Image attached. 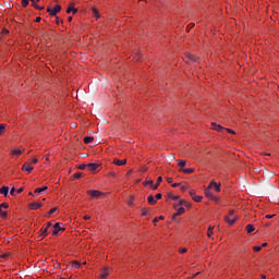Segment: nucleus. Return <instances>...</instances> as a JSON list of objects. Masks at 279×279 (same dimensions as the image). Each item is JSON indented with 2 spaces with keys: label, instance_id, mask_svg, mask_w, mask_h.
<instances>
[{
  "label": "nucleus",
  "instance_id": "1",
  "mask_svg": "<svg viewBox=\"0 0 279 279\" xmlns=\"http://www.w3.org/2000/svg\"><path fill=\"white\" fill-rule=\"evenodd\" d=\"M238 219L239 218L236 216H234V210H230L229 216L225 217V221H227L229 226H234V223H236Z\"/></svg>",
  "mask_w": 279,
  "mask_h": 279
},
{
  "label": "nucleus",
  "instance_id": "2",
  "mask_svg": "<svg viewBox=\"0 0 279 279\" xmlns=\"http://www.w3.org/2000/svg\"><path fill=\"white\" fill-rule=\"evenodd\" d=\"M210 189H211L210 185H208L207 189L205 190V196L211 199L213 202H219V198L213 195V192L210 191Z\"/></svg>",
  "mask_w": 279,
  "mask_h": 279
},
{
  "label": "nucleus",
  "instance_id": "3",
  "mask_svg": "<svg viewBox=\"0 0 279 279\" xmlns=\"http://www.w3.org/2000/svg\"><path fill=\"white\" fill-rule=\"evenodd\" d=\"M60 10H62V7H60V4H57L53 9L48 8L47 12H49L50 16H56L58 12H60Z\"/></svg>",
  "mask_w": 279,
  "mask_h": 279
},
{
  "label": "nucleus",
  "instance_id": "4",
  "mask_svg": "<svg viewBox=\"0 0 279 279\" xmlns=\"http://www.w3.org/2000/svg\"><path fill=\"white\" fill-rule=\"evenodd\" d=\"M60 232H64V229L62 227H60V222H57L53 227H52V235L57 236V234H59Z\"/></svg>",
  "mask_w": 279,
  "mask_h": 279
},
{
  "label": "nucleus",
  "instance_id": "5",
  "mask_svg": "<svg viewBox=\"0 0 279 279\" xmlns=\"http://www.w3.org/2000/svg\"><path fill=\"white\" fill-rule=\"evenodd\" d=\"M215 189V191L217 192V193H220L221 192V183H217V182H215V181H211L210 183H209V189Z\"/></svg>",
  "mask_w": 279,
  "mask_h": 279
},
{
  "label": "nucleus",
  "instance_id": "6",
  "mask_svg": "<svg viewBox=\"0 0 279 279\" xmlns=\"http://www.w3.org/2000/svg\"><path fill=\"white\" fill-rule=\"evenodd\" d=\"M22 171H27V173H32L34 171V167H32V162H25L22 167Z\"/></svg>",
  "mask_w": 279,
  "mask_h": 279
},
{
  "label": "nucleus",
  "instance_id": "7",
  "mask_svg": "<svg viewBox=\"0 0 279 279\" xmlns=\"http://www.w3.org/2000/svg\"><path fill=\"white\" fill-rule=\"evenodd\" d=\"M128 163V159H113V165H117V167H123V165H126Z\"/></svg>",
  "mask_w": 279,
  "mask_h": 279
},
{
  "label": "nucleus",
  "instance_id": "8",
  "mask_svg": "<svg viewBox=\"0 0 279 279\" xmlns=\"http://www.w3.org/2000/svg\"><path fill=\"white\" fill-rule=\"evenodd\" d=\"M108 276H110V268L105 267V268L102 269L101 275H100V279H106V278H108Z\"/></svg>",
  "mask_w": 279,
  "mask_h": 279
},
{
  "label": "nucleus",
  "instance_id": "9",
  "mask_svg": "<svg viewBox=\"0 0 279 279\" xmlns=\"http://www.w3.org/2000/svg\"><path fill=\"white\" fill-rule=\"evenodd\" d=\"M211 130H216V132H223V130H226V128L213 122L211 123Z\"/></svg>",
  "mask_w": 279,
  "mask_h": 279
},
{
  "label": "nucleus",
  "instance_id": "10",
  "mask_svg": "<svg viewBox=\"0 0 279 279\" xmlns=\"http://www.w3.org/2000/svg\"><path fill=\"white\" fill-rule=\"evenodd\" d=\"M88 195H90V197H100L101 192L97 191V190H89L87 191Z\"/></svg>",
  "mask_w": 279,
  "mask_h": 279
},
{
  "label": "nucleus",
  "instance_id": "11",
  "mask_svg": "<svg viewBox=\"0 0 279 279\" xmlns=\"http://www.w3.org/2000/svg\"><path fill=\"white\" fill-rule=\"evenodd\" d=\"M88 171H97L99 169V163H87Z\"/></svg>",
  "mask_w": 279,
  "mask_h": 279
},
{
  "label": "nucleus",
  "instance_id": "12",
  "mask_svg": "<svg viewBox=\"0 0 279 279\" xmlns=\"http://www.w3.org/2000/svg\"><path fill=\"white\" fill-rule=\"evenodd\" d=\"M43 203H31L29 208L31 210H38V208H41Z\"/></svg>",
  "mask_w": 279,
  "mask_h": 279
},
{
  "label": "nucleus",
  "instance_id": "13",
  "mask_svg": "<svg viewBox=\"0 0 279 279\" xmlns=\"http://www.w3.org/2000/svg\"><path fill=\"white\" fill-rule=\"evenodd\" d=\"M174 209L177 210V215H184L186 209L184 207H181L180 205H174Z\"/></svg>",
  "mask_w": 279,
  "mask_h": 279
},
{
  "label": "nucleus",
  "instance_id": "14",
  "mask_svg": "<svg viewBox=\"0 0 279 279\" xmlns=\"http://www.w3.org/2000/svg\"><path fill=\"white\" fill-rule=\"evenodd\" d=\"M0 193H1V195H4V197H8L9 193H10V187H8V186H2V187L0 189Z\"/></svg>",
  "mask_w": 279,
  "mask_h": 279
},
{
  "label": "nucleus",
  "instance_id": "15",
  "mask_svg": "<svg viewBox=\"0 0 279 279\" xmlns=\"http://www.w3.org/2000/svg\"><path fill=\"white\" fill-rule=\"evenodd\" d=\"M245 230H246L247 234H252V232H254V230H256V228H254L253 225H247L245 227Z\"/></svg>",
  "mask_w": 279,
  "mask_h": 279
},
{
  "label": "nucleus",
  "instance_id": "16",
  "mask_svg": "<svg viewBox=\"0 0 279 279\" xmlns=\"http://www.w3.org/2000/svg\"><path fill=\"white\" fill-rule=\"evenodd\" d=\"M180 171H182V173H185V174H191L195 171V169L193 168H186V169H180Z\"/></svg>",
  "mask_w": 279,
  "mask_h": 279
},
{
  "label": "nucleus",
  "instance_id": "17",
  "mask_svg": "<svg viewBox=\"0 0 279 279\" xmlns=\"http://www.w3.org/2000/svg\"><path fill=\"white\" fill-rule=\"evenodd\" d=\"M93 141H95V137H93V136L84 137L85 145H88V144L93 143Z\"/></svg>",
  "mask_w": 279,
  "mask_h": 279
},
{
  "label": "nucleus",
  "instance_id": "18",
  "mask_svg": "<svg viewBox=\"0 0 279 279\" xmlns=\"http://www.w3.org/2000/svg\"><path fill=\"white\" fill-rule=\"evenodd\" d=\"M177 162H178V166L180 167V169H184V167H186L185 160L178 159Z\"/></svg>",
  "mask_w": 279,
  "mask_h": 279
},
{
  "label": "nucleus",
  "instance_id": "19",
  "mask_svg": "<svg viewBox=\"0 0 279 279\" xmlns=\"http://www.w3.org/2000/svg\"><path fill=\"white\" fill-rule=\"evenodd\" d=\"M47 232H49V229H47V227H43L39 234L40 236H47Z\"/></svg>",
  "mask_w": 279,
  "mask_h": 279
},
{
  "label": "nucleus",
  "instance_id": "20",
  "mask_svg": "<svg viewBox=\"0 0 279 279\" xmlns=\"http://www.w3.org/2000/svg\"><path fill=\"white\" fill-rule=\"evenodd\" d=\"M160 182H162V177H158L157 179V184H153V191H156V189H158V186H160Z\"/></svg>",
  "mask_w": 279,
  "mask_h": 279
},
{
  "label": "nucleus",
  "instance_id": "21",
  "mask_svg": "<svg viewBox=\"0 0 279 279\" xmlns=\"http://www.w3.org/2000/svg\"><path fill=\"white\" fill-rule=\"evenodd\" d=\"M36 3H38V1L34 0V2H32V7L35 8L36 10H45V7H40Z\"/></svg>",
  "mask_w": 279,
  "mask_h": 279
},
{
  "label": "nucleus",
  "instance_id": "22",
  "mask_svg": "<svg viewBox=\"0 0 279 279\" xmlns=\"http://www.w3.org/2000/svg\"><path fill=\"white\" fill-rule=\"evenodd\" d=\"M11 154H12V156H21V154H23V150H21V149H13V150H11Z\"/></svg>",
  "mask_w": 279,
  "mask_h": 279
},
{
  "label": "nucleus",
  "instance_id": "23",
  "mask_svg": "<svg viewBox=\"0 0 279 279\" xmlns=\"http://www.w3.org/2000/svg\"><path fill=\"white\" fill-rule=\"evenodd\" d=\"M215 227L210 226L207 230V236L208 239H210L213 236V230H214Z\"/></svg>",
  "mask_w": 279,
  "mask_h": 279
},
{
  "label": "nucleus",
  "instance_id": "24",
  "mask_svg": "<svg viewBox=\"0 0 279 279\" xmlns=\"http://www.w3.org/2000/svg\"><path fill=\"white\" fill-rule=\"evenodd\" d=\"M144 186H150L151 189H154V181L148 180V181L144 182Z\"/></svg>",
  "mask_w": 279,
  "mask_h": 279
},
{
  "label": "nucleus",
  "instance_id": "25",
  "mask_svg": "<svg viewBox=\"0 0 279 279\" xmlns=\"http://www.w3.org/2000/svg\"><path fill=\"white\" fill-rule=\"evenodd\" d=\"M47 186H43V187H37L36 190H35V193H43L44 191H47Z\"/></svg>",
  "mask_w": 279,
  "mask_h": 279
},
{
  "label": "nucleus",
  "instance_id": "26",
  "mask_svg": "<svg viewBox=\"0 0 279 279\" xmlns=\"http://www.w3.org/2000/svg\"><path fill=\"white\" fill-rule=\"evenodd\" d=\"M7 128H8V125H5L3 123L0 124V136H1V134H3V132H5Z\"/></svg>",
  "mask_w": 279,
  "mask_h": 279
},
{
  "label": "nucleus",
  "instance_id": "27",
  "mask_svg": "<svg viewBox=\"0 0 279 279\" xmlns=\"http://www.w3.org/2000/svg\"><path fill=\"white\" fill-rule=\"evenodd\" d=\"M0 215L3 219H5V217H8V211H3V207H0Z\"/></svg>",
  "mask_w": 279,
  "mask_h": 279
},
{
  "label": "nucleus",
  "instance_id": "28",
  "mask_svg": "<svg viewBox=\"0 0 279 279\" xmlns=\"http://www.w3.org/2000/svg\"><path fill=\"white\" fill-rule=\"evenodd\" d=\"M147 199H148V204H151V205L156 204V201L154 199V195H149Z\"/></svg>",
  "mask_w": 279,
  "mask_h": 279
},
{
  "label": "nucleus",
  "instance_id": "29",
  "mask_svg": "<svg viewBox=\"0 0 279 279\" xmlns=\"http://www.w3.org/2000/svg\"><path fill=\"white\" fill-rule=\"evenodd\" d=\"M168 197H169L170 199H173L174 202H178V199H180V196H175V195H173V194H168Z\"/></svg>",
  "mask_w": 279,
  "mask_h": 279
},
{
  "label": "nucleus",
  "instance_id": "30",
  "mask_svg": "<svg viewBox=\"0 0 279 279\" xmlns=\"http://www.w3.org/2000/svg\"><path fill=\"white\" fill-rule=\"evenodd\" d=\"M178 206H189V203H186V201L181 199L179 201V204H177Z\"/></svg>",
  "mask_w": 279,
  "mask_h": 279
},
{
  "label": "nucleus",
  "instance_id": "31",
  "mask_svg": "<svg viewBox=\"0 0 279 279\" xmlns=\"http://www.w3.org/2000/svg\"><path fill=\"white\" fill-rule=\"evenodd\" d=\"M78 169H81V171H84V169H88V163H82L78 166Z\"/></svg>",
  "mask_w": 279,
  "mask_h": 279
},
{
  "label": "nucleus",
  "instance_id": "32",
  "mask_svg": "<svg viewBox=\"0 0 279 279\" xmlns=\"http://www.w3.org/2000/svg\"><path fill=\"white\" fill-rule=\"evenodd\" d=\"M189 60H192L193 62H197V57L193 54L187 56Z\"/></svg>",
  "mask_w": 279,
  "mask_h": 279
},
{
  "label": "nucleus",
  "instance_id": "33",
  "mask_svg": "<svg viewBox=\"0 0 279 279\" xmlns=\"http://www.w3.org/2000/svg\"><path fill=\"white\" fill-rule=\"evenodd\" d=\"M29 5V0H22V8H27Z\"/></svg>",
  "mask_w": 279,
  "mask_h": 279
},
{
  "label": "nucleus",
  "instance_id": "34",
  "mask_svg": "<svg viewBox=\"0 0 279 279\" xmlns=\"http://www.w3.org/2000/svg\"><path fill=\"white\" fill-rule=\"evenodd\" d=\"M93 14L96 19H99V11H97V9H93Z\"/></svg>",
  "mask_w": 279,
  "mask_h": 279
},
{
  "label": "nucleus",
  "instance_id": "35",
  "mask_svg": "<svg viewBox=\"0 0 279 279\" xmlns=\"http://www.w3.org/2000/svg\"><path fill=\"white\" fill-rule=\"evenodd\" d=\"M72 266H73L75 269H80V267H81L80 262H73V263H72Z\"/></svg>",
  "mask_w": 279,
  "mask_h": 279
},
{
  "label": "nucleus",
  "instance_id": "36",
  "mask_svg": "<svg viewBox=\"0 0 279 279\" xmlns=\"http://www.w3.org/2000/svg\"><path fill=\"white\" fill-rule=\"evenodd\" d=\"M165 219V216H160L158 218L154 219V223H158V221H162Z\"/></svg>",
  "mask_w": 279,
  "mask_h": 279
},
{
  "label": "nucleus",
  "instance_id": "37",
  "mask_svg": "<svg viewBox=\"0 0 279 279\" xmlns=\"http://www.w3.org/2000/svg\"><path fill=\"white\" fill-rule=\"evenodd\" d=\"M149 211V209L147 207L142 209V215L143 217L147 216V213Z\"/></svg>",
  "mask_w": 279,
  "mask_h": 279
},
{
  "label": "nucleus",
  "instance_id": "38",
  "mask_svg": "<svg viewBox=\"0 0 279 279\" xmlns=\"http://www.w3.org/2000/svg\"><path fill=\"white\" fill-rule=\"evenodd\" d=\"M74 178H75L76 180H80V178H82V172H76V173L74 174Z\"/></svg>",
  "mask_w": 279,
  "mask_h": 279
},
{
  "label": "nucleus",
  "instance_id": "39",
  "mask_svg": "<svg viewBox=\"0 0 279 279\" xmlns=\"http://www.w3.org/2000/svg\"><path fill=\"white\" fill-rule=\"evenodd\" d=\"M58 210V208H51L48 213L49 216L53 215V213H56Z\"/></svg>",
  "mask_w": 279,
  "mask_h": 279
},
{
  "label": "nucleus",
  "instance_id": "40",
  "mask_svg": "<svg viewBox=\"0 0 279 279\" xmlns=\"http://www.w3.org/2000/svg\"><path fill=\"white\" fill-rule=\"evenodd\" d=\"M253 250L254 252H260V250H263V246H254Z\"/></svg>",
  "mask_w": 279,
  "mask_h": 279
},
{
  "label": "nucleus",
  "instance_id": "41",
  "mask_svg": "<svg viewBox=\"0 0 279 279\" xmlns=\"http://www.w3.org/2000/svg\"><path fill=\"white\" fill-rule=\"evenodd\" d=\"M0 208H10V205H8V203H2L0 205Z\"/></svg>",
  "mask_w": 279,
  "mask_h": 279
},
{
  "label": "nucleus",
  "instance_id": "42",
  "mask_svg": "<svg viewBox=\"0 0 279 279\" xmlns=\"http://www.w3.org/2000/svg\"><path fill=\"white\" fill-rule=\"evenodd\" d=\"M193 199L194 202H202V196H194Z\"/></svg>",
  "mask_w": 279,
  "mask_h": 279
},
{
  "label": "nucleus",
  "instance_id": "43",
  "mask_svg": "<svg viewBox=\"0 0 279 279\" xmlns=\"http://www.w3.org/2000/svg\"><path fill=\"white\" fill-rule=\"evenodd\" d=\"M74 7H69L66 10V14H71V12H73Z\"/></svg>",
  "mask_w": 279,
  "mask_h": 279
},
{
  "label": "nucleus",
  "instance_id": "44",
  "mask_svg": "<svg viewBox=\"0 0 279 279\" xmlns=\"http://www.w3.org/2000/svg\"><path fill=\"white\" fill-rule=\"evenodd\" d=\"M226 130V132H228L229 134H235V132L233 131V130H231V129H225Z\"/></svg>",
  "mask_w": 279,
  "mask_h": 279
},
{
  "label": "nucleus",
  "instance_id": "45",
  "mask_svg": "<svg viewBox=\"0 0 279 279\" xmlns=\"http://www.w3.org/2000/svg\"><path fill=\"white\" fill-rule=\"evenodd\" d=\"M132 204H134V197H131V199L128 202L129 206H132Z\"/></svg>",
  "mask_w": 279,
  "mask_h": 279
},
{
  "label": "nucleus",
  "instance_id": "46",
  "mask_svg": "<svg viewBox=\"0 0 279 279\" xmlns=\"http://www.w3.org/2000/svg\"><path fill=\"white\" fill-rule=\"evenodd\" d=\"M155 197H156V199H162V194L158 193Z\"/></svg>",
  "mask_w": 279,
  "mask_h": 279
},
{
  "label": "nucleus",
  "instance_id": "47",
  "mask_svg": "<svg viewBox=\"0 0 279 279\" xmlns=\"http://www.w3.org/2000/svg\"><path fill=\"white\" fill-rule=\"evenodd\" d=\"M179 252L180 254H186V248H180Z\"/></svg>",
  "mask_w": 279,
  "mask_h": 279
},
{
  "label": "nucleus",
  "instance_id": "48",
  "mask_svg": "<svg viewBox=\"0 0 279 279\" xmlns=\"http://www.w3.org/2000/svg\"><path fill=\"white\" fill-rule=\"evenodd\" d=\"M190 195H191V197H195V190H191Z\"/></svg>",
  "mask_w": 279,
  "mask_h": 279
},
{
  "label": "nucleus",
  "instance_id": "49",
  "mask_svg": "<svg viewBox=\"0 0 279 279\" xmlns=\"http://www.w3.org/2000/svg\"><path fill=\"white\" fill-rule=\"evenodd\" d=\"M14 193H16V189L12 187L11 191H10V194L14 195Z\"/></svg>",
  "mask_w": 279,
  "mask_h": 279
},
{
  "label": "nucleus",
  "instance_id": "50",
  "mask_svg": "<svg viewBox=\"0 0 279 279\" xmlns=\"http://www.w3.org/2000/svg\"><path fill=\"white\" fill-rule=\"evenodd\" d=\"M167 182H168V184H171L173 182V179L172 178H167Z\"/></svg>",
  "mask_w": 279,
  "mask_h": 279
},
{
  "label": "nucleus",
  "instance_id": "51",
  "mask_svg": "<svg viewBox=\"0 0 279 279\" xmlns=\"http://www.w3.org/2000/svg\"><path fill=\"white\" fill-rule=\"evenodd\" d=\"M189 27L190 28L187 29V32H191V29H193V27H195V24H190Z\"/></svg>",
  "mask_w": 279,
  "mask_h": 279
},
{
  "label": "nucleus",
  "instance_id": "52",
  "mask_svg": "<svg viewBox=\"0 0 279 279\" xmlns=\"http://www.w3.org/2000/svg\"><path fill=\"white\" fill-rule=\"evenodd\" d=\"M23 191H24V189H23V187H20V189L16 191V193H17V194H21V193H23Z\"/></svg>",
  "mask_w": 279,
  "mask_h": 279
},
{
  "label": "nucleus",
  "instance_id": "53",
  "mask_svg": "<svg viewBox=\"0 0 279 279\" xmlns=\"http://www.w3.org/2000/svg\"><path fill=\"white\" fill-rule=\"evenodd\" d=\"M178 186H180V183H173V184H172V187H173V189H178Z\"/></svg>",
  "mask_w": 279,
  "mask_h": 279
},
{
  "label": "nucleus",
  "instance_id": "54",
  "mask_svg": "<svg viewBox=\"0 0 279 279\" xmlns=\"http://www.w3.org/2000/svg\"><path fill=\"white\" fill-rule=\"evenodd\" d=\"M32 162H33V165H37L38 158H34Z\"/></svg>",
  "mask_w": 279,
  "mask_h": 279
},
{
  "label": "nucleus",
  "instance_id": "55",
  "mask_svg": "<svg viewBox=\"0 0 279 279\" xmlns=\"http://www.w3.org/2000/svg\"><path fill=\"white\" fill-rule=\"evenodd\" d=\"M175 217H180V215H178V213L172 215V219L175 220Z\"/></svg>",
  "mask_w": 279,
  "mask_h": 279
},
{
  "label": "nucleus",
  "instance_id": "56",
  "mask_svg": "<svg viewBox=\"0 0 279 279\" xmlns=\"http://www.w3.org/2000/svg\"><path fill=\"white\" fill-rule=\"evenodd\" d=\"M56 23H57V25H60L62 23V21L59 17H57Z\"/></svg>",
  "mask_w": 279,
  "mask_h": 279
},
{
  "label": "nucleus",
  "instance_id": "57",
  "mask_svg": "<svg viewBox=\"0 0 279 279\" xmlns=\"http://www.w3.org/2000/svg\"><path fill=\"white\" fill-rule=\"evenodd\" d=\"M72 12L73 14H77V9L76 8L72 9Z\"/></svg>",
  "mask_w": 279,
  "mask_h": 279
},
{
  "label": "nucleus",
  "instance_id": "58",
  "mask_svg": "<svg viewBox=\"0 0 279 279\" xmlns=\"http://www.w3.org/2000/svg\"><path fill=\"white\" fill-rule=\"evenodd\" d=\"M85 221H88L90 219V216H84Z\"/></svg>",
  "mask_w": 279,
  "mask_h": 279
},
{
  "label": "nucleus",
  "instance_id": "59",
  "mask_svg": "<svg viewBox=\"0 0 279 279\" xmlns=\"http://www.w3.org/2000/svg\"><path fill=\"white\" fill-rule=\"evenodd\" d=\"M46 228H47V229L51 228V222H47Z\"/></svg>",
  "mask_w": 279,
  "mask_h": 279
},
{
  "label": "nucleus",
  "instance_id": "60",
  "mask_svg": "<svg viewBox=\"0 0 279 279\" xmlns=\"http://www.w3.org/2000/svg\"><path fill=\"white\" fill-rule=\"evenodd\" d=\"M271 218H274V215L272 216L271 215L266 216V219H271Z\"/></svg>",
  "mask_w": 279,
  "mask_h": 279
},
{
  "label": "nucleus",
  "instance_id": "61",
  "mask_svg": "<svg viewBox=\"0 0 279 279\" xmlns=\"http://www.w3.org/2000/svg\"><path fill=\"white\" fill-rule=\"evenodd\" d=\"M68 21H69V23H71V21H73V16H69Z\"/></svg>",
  "mask_w": 279,
  "mask_h": 279
},
{
  "label": "nucleus",
  "instance_id": "62",
  "mask_svg": "<svg viewBox=\"0 0 279 279\" xmlns=\"http://www.w3.org/2000/svg\"><path fill=\"white\" fill-rule=\"evenodd\" d=\"M36 23H40V17H36Z\"/></svg>",
  "mask_w": 279,
  "mask_h": 279
},
{
  "label": "nucleus",
  "instance_id": "63",
  "mask_svg": "<svg viewBox=\"0 0 279 279\" xmlns=\"http://www.w3.org/2000/svg\"><path fill=\"white\" fill-rule=\"evenodd\" d=\"M262 279H267V276H265V275H262Z\"/></svg>",
  "mask_w": 279,
  "mask_h": 279
},
{
  "label": "nucleus",
  "instance_id": "64",
  "mask_svg": "<svg viewBox=\"0 0 279 279\" xmlns=\"http://www.w3.org/2000/svg\"><path fill=\"white\" fill-rule=\"evenodd\" d=\"M2 34H8V29L2 31Z\"/></svg>",
  "mask_w": 279,
  "mask_h": 279
}]
</instances>
